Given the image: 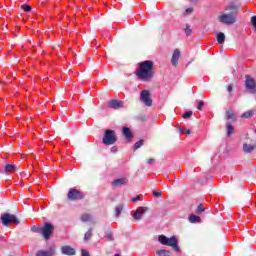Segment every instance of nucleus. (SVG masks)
Returning <instances> with one entry per match:
<instances>
[{
	"label": "nucleus",
	"mask_w": 256,
	"mask_h": 256,
	"mask_svg": "<svg viewBox=\"0 0 256 256\" xmlns=\"http://www.w3.org/2000/svg\"><path fill=\"white\" fill-rule=\"evenodd\" d=\"M197 215H201V213H205V208H203V204H199L195 210Z\"/></svg>",
	"instance_id": "obj_28"
},
{
	"label": "nucleus",
	"mask_w": 256,
	"mask_h": 256,
	"mask_svg": "<svg viewBox=\"0 0 256 256\" xmlns=\"http://www.w3.org/2000/svg\"><path fill=\"white\" fill-rule=\"evenodd\" d=\"M115 210H116L115 216H116V217H119V215H121V212L123 211V206H122V204L116 206Z\"/></svg>",
	"instance_id": "obj_29"
},
{
	"label": "nucleus",
	"mask_w": 256,
	"mask_h": 256,
	"mask_svg": "<svg viewBox=\"0 0 256 256\" xmlns=\"http://www.w3.org/2000/svg\"><path fill=\"white\" fill-rule=\"evenodd\" d=\"M67 199L68 201H81V199H85V195L81 190L70 188L67 194Z\"/></svg>",
	"instance_id": "obj_7"
},
{
	"label": "nucleus",
	"mask_w": 256,
	"mask_h": 256,
	"mask_svg": "<svg viewBox=\"0 0 256 256\" xmlns=\"http://www.w3.org/2000/svg\"><path fill=\"white\" fill-rule=\"evenodd\" d=\"M93 237V229L90 228L84 235V241H91V238Z\"/></svg>",
	"instance_id": "obj_21"
},
{
	"label": "nucleus",
	"mask_w": 256,
	"mask_h": 256,
	"mask_svg": "<svg viewBox=\"0 0 256 256\" xmlns=\"http://www.w3.org/2000/svg\"><path fill=\"white\" fill-rule=\"evenodd\" d=\"M156 255L158 256H170L171 255V252L168 251V250H158L156 251Z\"/></svg>",
	"instance_id": "obj_25"
},
{
	"label": "nucleus",
	"mask_w": 256,
	"mask_h": 256,
	"mask_svg": "<svg viewBox=\"0 0 256 256\" xmlns=\"http://www.w3.org/2000/svg\"><path fill=\"white\" fill-rule=\"evenodd\" d=\"M158 241H159V243H161V245H166L167 247H172V249H174V251H177V252L180 251L179 240H177V237H175V236L168 238L165 235H160L158 237Z\"/></svg>",
	"instance_id": "obj_2"
},
{
	"label": "nucleus",
	"mask_w": 256,
	"mask_h": 256,
	"mask_svg": "<svg viewBox=\"0 0 256 256\" xmlns=\"http://www.w3.org/2000/svg\"><path fill=\"white\" fill-rule=\"evenodd\" d=\"M227 91L229 92V93H231V91H233V85H228V87H227Z\"/></svg>",
	"instance_id": "obj_42"
},
{
	"label": "nucleus",
	"mask_w": 256,
	"mask_h": 256,
	"mask_svg": "<svg viewBox=\"0 0 256 256\" xmlns=\"http://www.w3.org/2000/svg\"><path fill=\"white\" fill-rule=\"evenodd\" d=\"M21 9H23V11H25L26 13H29V11H31V6L27 4H22Z\"/></svg>",
	"instance_id": "obj_31"
},
{
	"label": "nucleus",
	"mask_w": 256,
	"mask_h": 256,
	"mask_svg": "<svg viewBox=\"0 0 256 256\" xmlns=\"http://www.w3.org/2000/svg\"><path fill=\"white\" fill-rule=\"evenodd\" d=\"M111 151H112V153H117V147H116V146H113V147L111 148Z\"/></svg>",
	"instance_id": "obj_43"
},
{
	"label": "nucleus",
	"mask_w": 256,
	"mask_h": 256,
	"mask_svg": "<svg viewBox=\"0 0 256 256\" xmlns=\"http://www.w3.org/2000/svg\"><path fill=\"white\" fill-rule=\"evenodd\" d=\"M147 211H149V207H139V208H137L136 212L134 213L135 221H141V219H143L144 213H147Z\"/></svg>",
	"instance_id": "obj_9"
},
{
	"label": "nucleus",
	"mask_w": 256,
	"mask_h": 256,
	"mask_svg": "<svg viewBox=\"0 0 256 256\" xmlns=\"http://www.w3.org/2000/svg\"><path fill=\"white\" fill-rule=\"evenodd\" d=\"M15 171H21V166L14 165V164H7L4 167V173H6V174L15 173Z\"/></svg>",
	"instance_id": "obj_13"
},
{
	"label": "nucleus",
	"mask_w": 256,
	"mask_h": 256,
	"mask_svg": "<svg viewBox=\"0 0 256 256\" xmlns=\"http://www.w3.org/2000/svg\"><path fill=\"white\" fill-rule=\"evenodd\" d=\"M80 219L83 223H87V221H91V215L90 214H82Z\"/></svg>",
	"instance_id": "obj_27"
},
{
	"label": "nucleus",
	"mask_w": 256,
	"mask_h": 256,
	"mask_svg": "<svg viewBox=\"0 0 256 256\" xmlns=\"http://www.w3.org/2000/svg\"><path fill=\"white\" fill-rule=\"evenodd\" d=\"M140 101H141V103H144V105H146V107H151V105H153V100L151 99V93H149V90L141 91Z\"/></svg>",
	"instance_id": "obj_8"
},
{
	"label": "nucleus",
	"mask_w": 256,
	"mask_h": 256,
	"mask_svg": "<svg viewBox=\"0 0 256 256\" xmlns=\"http://www.w3.org/2000/svg\"><path fill=\"white\" fill-rule=\"evenodd\" d=\"M193 13V8H187L184 12V15H191Z\"/></svg>",
	"instance_id": "obj_37"
},
{
	"label": "nucleus",
	"mask_w": 256,
	"mask_h": 256,
	"mask_svg": "<svg viewBox=\"0 0 256 256\" xmlns=\"http://www.w3.org/2000/svg\"><path fill=\"white\" fill-rule=\"evenodd\" d=\"M122 135L125 137L126 140L132 141L133 140V132H131V128L124 126L122 128Z\"/></svg>",
	"instance_id": "obj_15"
},
{
	"label": "nucleus",
	"mask_w": 256,
	"mask_h": 256,
	"mask_svg": "<svg viewBox=\"0 0 256 256\" xmlns=\"http://www.w3.org/2000/svg\"><path fill=\"white\" fill-rule=\"evenodd\" d=\"M81 256H91V254H89V251L85 250V249H82L81 250Z\"/></svg>",
	"instance_id": "obj_38"
},
{
	"label": "nucleus",
	"mask_w": 256,
	"mask_h": 256,
	"mask_svg": "<svg viewBox=\"0 0 256 256\" xmlns=\"http://www.w3.org/2000/svg\"><path fill=\"white\" fill-rule=\"evenodd\" d=\"M226 119L229 121L232 119V121H235V113L232 110L226 111Z\"/></svg>",
	"instance_id": "obj_23"
},
{
	"label": "nucleus",
	"mask_w": 256,
	"mask_h": 256,
	"mask_svg": "<svg viewBox=\"0 0 256 256\" xmlns=\"http://www.w3.org/2000/svg\"><path fill=\"white\" fill-rule=\"evenodd\" d=\"M61 252L63 253V255H68V256H73L77 253L75 251V248L67 245L61 247Z\"/></svg>",
	"instance_id": "obj_16"
},
{
	"label": "nucleus",
	"mask_w": 256,
	"mask_h": 256,
	"mask_svg": "<svg viewBox=\"0 0 256 256\" xmlns=\"http://www.w3.org/2000/svg\"><path fill=\"white\" fill-rule=\"evenodd\" d=\"M187 135L191 133V130H186Z\"/></svg>",
	"instance_id": "obj_44"
},
{
	"label": "nucleus",
	"mask_w": 256,
	"mask_h": 256,
	"mask_svg": "<svg viewBox=\"0 0 256 256\" xmlns=\"http://www.w3.org/2000/svg\"><path fill=\"white\" fill-rule=\"evenodd\" d=\"M41 229L42 228L38 225H34V226L31 227L32 233H40L41 234Z\"/></svg>",
	"instance_id": "obj_30"
},
{
	"label": "nucleus",
	"mask_w": 256,
	"mask_h": 256,
	"mask_svg": "<svg viewBox=\"0 0 256 256\" xmlns=\"http://www.w3.org/2000/svg\"><path fill=\"white\" fill-rule=\"evenodd\" d=\"M184 31H185L187 37H189L192 33L191 26L186 25V28L184 29Z\"/></svg>",
	"instance_id": "obj_34"
},
{
	"label": "nucleus",
	"mask_w": 256,
	"mask_h": 256,
	"mask_svg": "<svg viewBox=\"0 0 256 256\" xmlns=\"http://www.w3.org/2000/svg\"><path fill=\"white\" fill-rule=\"evenodd\" d=\"M180 58H181V50L176 48L171 58V64L173 65V67H177V65H179Z\"/></svg>",
	"instance_id": "obj_10"
},
{
	"label": "nucleus",
	"mask_w": 256,
	"mask_h": 256,
	"mask_svg": "<svg viewBox=\"0 0 256 256\" xmlns=\"http://www.w3.org/2000/svg\"><path fill=\"white\" fill-rule=\"evenodd\" d=\"M254 133H256V130L254 131Z\"/></svg>",
	"instance_id": "obj_47"
},
{
	"label": "nucleus",
	"mask_w": 256,
	"mask_h": 256,
	"mask_svg": "<svg viewBox=\"0 0 256 256\" xmlns=\"http://www.w3.org/2000/svg\"><path fill=\"white\" fill-rule=\"evenodd\" d=\"M0 220L2 222V224L4 225V227H9V225H11V223H15V225H19L20 221L19 218H17V216H15L14 214L11 213H4L1 215Z\"/></svg>",
	"instance_id": "obj_3"
},
{
	"label": "nucleus",
	"mask_w": 256,
	"mask_h": 256,
	"mask_svg": "<svg viewBox=\"0 0 256 256\" xmlns=\"http://www.w3.org/2000/svg\"><path fill=\"white\" fill-rule=\"evenodd\" d=\"M22 173H23L24 177H26V179H27V174L25 172H22Z\"/></svg>",
	"instance_id": "obj_45"
},
{
	"label": "nucleus",
	"mask_w": 256,
	"mask_h": 256,
	"mask_svg": "<svg viewBox=\"0 0 256 256\" xmlns=\"http://www.w3.org/2000/svg\"><path fill=\"white\" fill-rule=\"evenodd\" d=\"M216 39L219 45H223V43H225V33L219 32L216 36Z\"/></svg>",
	"instance_id": "obj_20"
},
{
	"label": "nucleus",
	"mask_w": 256,
	"mask_h": 256,
	"mask_svg": "<svg viewBox=\"0 0 256 256\" xmlns=\"http://www.w3.org/2000/svg\"><path fill=\"white\" fill-rule=\"evenodd\" d=\"M190 1L193 3V2H195V1H197V0H190Z\"/></svg>",
	"instance_id": "obj_46"
},
{
	"label": "nucleus",
	"mask_w": 256,
	"mask_h": 256,
	"mask_svg": "<svg viewBox=\"0 0 256 256\" xmlns=\"http://www.w3.org/2000/svg\"><path fill=\"white\" fill-rule=\"evenodd\" d=\"M191 115H193V111H187L182 115V117L183 119H189Z\"/></svg>",
	"instance_id": "obj_33"
},
{
	"label": "nucleus",
	"mask_w": 256,
	"mask_h": 256,
	"mask_svg": "<svg viewBox=\"0 0 256 256\" xmlns=\"http://www.w3.org/2000/svg\"><path fill=\"white\" fill-rule=\"evenodd\" d=\"M106 237H107V239H108L109 241H113V234L108 233V234H106Z\"/></svg>",
	"instance_id": "obj_40"
},
{
	"label": "nucleus",
	"mask_w": 256,
	"mask_h": 256,
	"mask_svg": "<svg viewBox=\"0 0 256 256\" xmlns=\"http://www.w3.org/2000/svg\"><path fill=\"white\" fill-rule=\"evenodd\" d=\"M188 220L191 223H201V217L195 215V214H190Z\"/></svg>",
	"instance_id": "obj_19"
},
{
	"label": "nucleus",
	"mask_w": 256,
	"mask_h": 256,
	"mask_svg": "<svg viewBox=\"0 0 256 256\" xmlns=\"http://www.w3.org/2000/svg\"><path fill=\"white\" fill-rule=\"evenodd\" d=\"M153 61L146 60L139 63V70L136 72V76L142 81H149L153 79L155 71L153 70Z\"/></svg>",
	"instance_id": "obj_1"
},
{
	"label": "nucleus",
	"mask_w": 256,
	"mask_h": 256,
	"mask_svg": "<svg viewBox=\"0 0 256 256\" xmlns=\"http://www.w3.org/2000/svg\"><path fill=\"white\" fill-rule=\"evenodd\" d=\"M218 21L224 25H234V23H237V16L229 14V12L221 13L218 16Z\"/></svg>",
	"instance_id": "obj_4"
},
{
	"label": "nucleus",
	"mask_w": 256,
	"mask_h": 256,
	"mask_svg": "<svg viewBox=\"0 0 256 256\" xmlns=\"http://www.w3.org/2000/svg\"><path fill=\"white\" fill-rule=\"evenodd\" d=\"M104 145H115L117 143V134L113 130H106L102 138Z\"/></svg>",
	"instance_id": "obj_5"
},
{
	"label": "nucleus",
	"mask_w": 256,
	"mask_h": 256,
	"mask_svg": "<svg viewBox=\"0 0 256 256\" xmlns=\"http://www.w3.org/2000/svg\"><path fill=\"white\" fill-rule=\"evenodd\" d=\"M203 105H205V102L200 101V102L198 103L197 109H198L199 111H203Z\"/></svg>",
	"instance_id": "obj_36"
},
{
	"label": "nucleus",
	"mask_w": 256,
	"mask_h": 256,
	"mask_svg": "<svg viewBox=\"0 0 256 256\" xmlns=\"http://www.w3.org/2000/svg\"><path fill=\"white\" fill-rule=\"evenodd\" d=\"M245 87H246V89H249L250 91H255V89H256L255 79L247 76L246 81H245Z\"/></svg>",
	"instance_id": "obj_12"
},
{
	"label": "nucleus",
	"mask_w": 256,
	"mask_h": 256,
	"mask_svg": "<svg viewBox=\"0 0 256 256\" xmlns=\"http://www.w3.org/2000/svg\"><path fill=\"white\" fill-rule=\"evenodd\" d=\"M55 255V250L50 249L49 251L40 250L36 253V256H53Z\"/></svg>",
	"instance_id": "obj_18"
},
{
	"label": "nucleus",
	"mask_w": 256,
	"mask_h": 256,
	"mask_svg": "<svg viewBox=\"0 0 256 256\" xmlns=\"http://www.w3.org/2000/svg\"><path fill=\"white\" fill-rule=\"evenodd\" d=\"M127 183H129V179L118 178L112 182V187H123V185H127Z\"/></svg>",
	"instance_id": "obj_17"
},
{
	"label": "nucleus",
	"mask_w": 256,
	"mask_h": 256,
	"mask_svg": "<svg viewBox=\"0 0 256 256\" xmlns=\"http://www.w3.org/2000/svg\"><path fill=\"white\" fill-rule=\"evenodd\" d=\"M53 231H55V226L53 224L46 222L41 228L40 235L45 239V241H49L51 239V235H53Z\"/></svg>",
	"instance_id": "obj_6"
},
{
	"label": "nucleus",
	"mask_w": 256,
	"mask_h": 256,
	"mask_svg": "<svg viewBox=\"0 0 256 256\" xmlns=\"http://www.w3.org/2000/svg\"><path fill=\"white\" fill-rule=\"evenodd\" d=\"M108 107L110 109H121L123 107V101L117 99L110 100L108 103Z\"/></svg>",
	"instance_id": "obj_14"
},
{
	"label": "nucleus",
	"mask_w": 256,
	"mask_h": 256,
	"mask_svg": "<svg viewBox=\"0 0 256 256\" xmlns=\"http://www.w3.org/2000/svg\"><path fill=\"white\" fill-rule=\"evenodd\" d=\"M227 127H228L227 137H231V135L235 133V127H233V125H231L229 122L227 123Z\"/></svg>",
	"instance_id": "obj_24"
},
{
	"label": "nucleus",
	"mask_w": 256,
	"mask_h": 256,
	"mask_svg": "<svg viewBox=\"0 0 256 256\" xmlns=\"http://www.w3.org/2000/svg\"><path fill=\"white\" fill-rule=\"evenodd\" d=\"M162 193H163V191H161V190H159V191H153V192H152L153 196L156 197V198L161 197Z\"/></svg>",
	"instance_id": "obj_35"
},
{
	"label": "nucleus",
	"mask_w": 256,
	"mask_h": 256,
	"mask_svg": "<svg viewBox=\"0 0 256 256\" xmlns=\"http://www.w3.org/2000/svg\"><path fill=\"white\" fill-rule=\"evenodd\" d=\"M63 129H65V124H57L55 125L54 131L57 133V135H60Z\"/></svg>",
	"instance_id": "obj_22"
},
{
	"label": "nucleus",
	"mask_w": 256,
	"mask_h": 256,
	"mask_svg": "<svg viewBox=\"0 0 256 256\" xmlns=\"http://www.w3.org/2000/svg\"><path fill=\"white\" fill-rule=\"evenodd\" d=\"M253 115V111H247V112H244L241 117H244L246 119H249V117H251Z\"/></svg>",
	"instance_id": "obj_32"
},
{
	"label": "nucleus",
	"mask_w": 256,
	"mask_h": 256,
	"mask_svg": "<svg viewBox=\"0 0 256 256\" xmlns=\"http://www.w3.org/2000/svg\"><path fill=\"white\" fill-rule=\"evenodd\" d=\"M152 163H155V159L150 158V159L147 160L148 165H151Z\"/></svg>",
	"instance_id": "obj_41"
},
{
	"label": "nucleus",
	"mask_w": 256,
	"mask_h": 256,
	"mask_svg": "<svg viewBox=\"0 0 256 256\" xmlns=\"http://www.w3.org/2000/svg\"><path fill=\"white\" fill-rule=\"evenodd\" d=\"M137 201H141V196H136L132 198V203H137Z\"/></svg>",
	"instance_id": "obj_39"
},
{
	"label": "nucleus",
	"mask_w": 256,
	"mask_h": 256,
	"mask_svg": "<svg viewBox=\"0 0 256 256\" xmlns=\"http://www.w3.org/2000/svg\"><path fill=\"white\" fill-rule=\"evenodd\" d=\"M145 143V140L141 139L139 141H137L134 144V151H137V149H141V147H143V144Z\"/></svg>",
	"instance_id": "obj_26"
},
{
	"label": "nucleus",
	"mask_w": 256,
	"mask_h": 256,
	"mask_svg": "<svg viewBox=\"0 0 256 256\" xmlns=\"http://www.w3.org/2000/svg\"><path fill=\"white\" fill-rule=\"evenodd\" d=\"M226 11H228L230 15H234V17H237V13H239V6L236 5L235 2H232L226 7Z\"/></svg>",
	"instance_id": "obj_11"
}]
</instances>
